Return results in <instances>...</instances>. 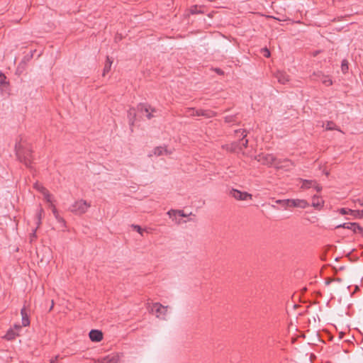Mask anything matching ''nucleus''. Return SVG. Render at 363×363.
Returning <instances> with one entry per match:
<instances>
[{"label": "nucleus", "instance_id": "obj_6", "mask_svg": "<svg viewBox=\"0 0 363 363\" xmlns=\"http://www.w3.org/2000/svg\"><path fill=\"white\" fill-rule=\"evenodd\" d=\"M229 194L238 201H247L248 199L252 200V195L246 192L241 191L235 189H232Z\"/></svg>", "mask_w": 363, "mask_h": 363}, {"label": "nucleus", "instance_id": "obj_13", "mask_svg": "<svg viewBox=\"0 0 363 363\" xmlns=\"http://www.w3.org/2000/svg\"><path fill=\"white\" fill-rule=\"evenodd\" d=\"M89 336L93 342H100L103 339V333L98 330H91L89 332Z\"/></svg>", "mask_w": 363, "mask_h": 363}, {"label": "nucleus", "instance_id": "obj_39", "mask_svg": "<svg viewBox=\"0 0 363 363\" xmlns=\"http://www.w3.org/2000/svg\"><path fill=\"white\" fill-rule=\"evenodd\" d=\"M276 203H279V204H282L283 206H286V199H285V200H277Z\"/></svg>", "mask_w": 363, "mask_h": 363}, {"label": "nucleus", "instance_id": "obj_25", "mask_svg": "<svg viewBox=\"0 0 363 363\" xmlns=\"http://www.w3.org/2000/svg\"><path fill=\"white\" fill-rule=\"evenodd\" d=\"M43 209L42 208H39L38 211H37V213H36V218H37V228H38L40 224H41V220H42V216H43Z\"/></svg>", "mask_w": 363, "mask_h": 363}, {"label": "nucleus", "instance_id": "obj_26", "mask_svg": "<svg viewBox=\"0 0 363 363\" xmlns=\"http://www.w3.org/2000/svg\"><path fill=\"white\" fill-rule=\"evenodd\" d=\"M128 117H129V122L130 125H133L134 123L135 118V109L130 108L128 111Z\"/></svg>", "mask_w": 363, "mask_h": 363}, {"label": "nucleus", "instance_id": "obj_3", "mask_svg": "<svg viewBox=\"0 0 363 363\" xmlns=\"http://www.w3.org/2000/svg\"><path fill=\"white\" fill-rule=\"evenodd\" d=\"M90 207V204L84 200H79L74 202L70 207L69 210L75 214H83Z\"/></svg>", "mask_w": 363, "mask_h": 363}, {"label": "nucleus", "instance_id": "obj_9", "mask_svg": "<svg viewBox=\"0 0 363 363\" xmlns=\"http://www.w3.org/2000/svg\"><path fill=\"white\" fill-rule=\"evenodd\" d=\"M301 182V189H309L314 188L317 191H320L322 190V186L318 184L315 180H308V179H300Z\"/></svg>", "mask_w": 363, "mask_h": 363}, {"label": "nucleus", "instance_id": "obj_21", "mask_svg": "<svg viewBox=\"0 0 363 363\" xmlns=\"http://www.w3.org/2000/svg\"><path fill=\"white\" fill-rule=\"evenodd\" d=\"M113 61L110 59L108 56L106 57V62L103 70V76H105L106 73H108L111 70V65Z\"/></svg>", "mask_w": 363, "mask_h": 363}, {"label": "nucleus", "instance_id": "obj_12", "mask_svg": "<svg viewBox=\"0 0 363 363\" xmlns=\"http://www.w3.org/2000/svg\"><path fill=\"white\" fill-rule=\"evenodd\" d=\"M138 109L141 112L144 111L146 113V116L148 119H151L153 117L152 113L155 111V108H152L151 106L143 104H139Z\"/></svg>", "mask_w": 363, "mask_h": 363}, {"label": "nucleus", "instance_id": "obj_41", "mask_svg": "<svg viewBox=\"0 0 363 363\" xmlns=\"http://www.w3.org/2000/svg\"><path fill=\"white\" fill-rule=\"evenodd\" d=\"M59 358V355L55 356L53 359L50 360V363H57V361Z\"/></svg>", "mask_w": 363, "mask_h": 363}, {"label": "nucleus", "instance_id": "obj_7", "mask_svg": "<svg viewBox=\"0 0 363 363\" xmlns=\"http://www.w3.org/2000/svg\"><path fill=\"white\" fill-rule=\"evenodd\" d=\"M294 166V163L288 159L277 160L276 161L274 167L278 169H284L285 171L290 170Z\"/></svg>", "mask_w": 363, "mask_h": 363}, {"label": "nucleus", "instance_id": "obj_15", "mask_svg": "<svg viewBox=\"0 0 363 363\" xmlns=\"http://www.w3.org/2000/svg\"><path fill=\"white\" fill-rule=\"evenodd\" d=\"M223 147H225L227 150L234 152H240L242 151V147L240 146L238 142H234L231 144L226 145L225 146H223Z\"/></svg>", "mask_w": 363, "mask_h": 363}, {"label": "nucleus", "instance_id": "obj_16", "mask_svg": "<svg viewBox=\"0 0 363 363\" xmlns=\"http://www.w3.org/2000/svg\"><path fill=\"white\" fill-rule=\"evenodd\" d=\"M324 201L318 196H313L312 198V206L320 209L323 206Z\"/></svg>", "mask_w": 363, "mask_h": 363}, {"label": "nucleus", "instance_id": "obj_27", "mask_svg": "<svg viewBox=\"0 0 363 363\" xmlns=\"http://www.w3.org/2000/svg\"><path fill=\"white\" fill-rule=\"evenodd\" d=\"M325 130H338L336 127V125L332 121H328L325 125Z\"/></svg>", "mask_w": 363, "mask_h": 363}, {"label": "nucleus", "instance_id": "obj_14", "mask_svg": "<svg viewBox=\"0 0 363 363\" xmlns=\"http://www.w3.org/2000/svg\"><path fill=\"white\" fill-rule=\"evenodd\" d=\"M275 77L277 79L278 82L282 84H284L289 81V75L283 72H277L275 74Z\"/></svg>", "mask_w": 363, "mask_h": 363}, {"label": "nucleus", "instance_id": "obj_2", "mask_svg": "<svg viewBox=\"0 0 363 363\" xmlns=\"http://www.w3.org/2000/svg\"><path fill=\"white\" fill-rule=\"evenodd\" d=\"M185 113L188 116H203L206 118H210L214 117L216 113V112L211 110H204V109H195L194 108H186Z\"/></svg>", "mask_w": 363, "mask_h": 363}, {"label": "nucleus", "instance_id": "obj_5", "mask_svg": "<svg viewBox=\"0 0 363 363\" xmlns=\"http://www.w3.org/2000/svg\"><path fill=\"white\" fill-rule=\"evenodd\" d=\"M150 311L152 313H155L157 318L165 319L167 306H164L160 303H155L152 305Z\"/></svg>", "mask_w": 363, "mask_h": 363}, {"label": "nucleus", "instance_id": "obj_18", "mask_svg": "<svg viewBox=\"0 0 363 363\" xmlns=\"http://www.w3.org/2000/svg\"><path fill=\"white\" fill-rule=\"evenodd\" d=\"M235 132H236V133H241V135H242V138L241 141L238 142V144H240V146L242 147V150L243 148L247 147V145H248V140L245 139V137L247 136L246 130H236Z\"/></svg>", "mask_w": 363, "mask_h": 363}, {"label": "nucleus", "instance_id": "obj_47", "mask_svg": "<svg viewBox=\"0 0 363 363\" xmlns=\"http://www.w3.org/2000/svg\"><path fill=\"white\" fill-rule=\"evenodd\" d=\"M180 223H181V222H180V220L177 221V224H179Z\"/></svg>", "mask_w": 363, "mask_h": 363}, {"label": "nucleus", "instance_id": "obj_19", "mask_svg": "<svg viewBox=\"0 0 363 363\" xmlns=\"http://www.w3.org/2000/svg\"><path fill=\"white\" fill-rule=\"evenodd\" d=\"M51 207L55 219L57 220L58 223H61L62 226H65V220H64V218L59 215L57 208L53 204H51Z\"/></svg>", "mask_w": 363, "mask_h": 363}, {"label": "nucleus", "instance_id": "obj_38", "mask_svg": "<svg viewBox=\"0 0 363 363\" xmlns=\"http://www.w3.org/2000/svg\"><path fill=\"white\" fill-rule=\"evenodd\" d=\"M354 203L360 206H363V199H355V200H354Z\"/></svg>", "mask_w": 363, "mask_h": 363}, {"label": "nucleus", "instance_id": "obj_35", "mask_svg": "<svg viewBox=\"0 0 363 363\" xmlns=\"http://www.w3.org/2000/svg\"><path fill=\"white\" fill-rule=\"evenodd\" d=\"M262 52L263 53L265 57H269L270 56V52L267 48H263L262 50Z\"/></svg>", "mask_w": 363, "mask_h": 363}, {"label": "nucleus", "instance_id": "obj_33", "mask_svg": "<svg viewBox=\"0 0 363 363\" xmlns=\"http://www.w3.org/2000/svg\"><path fill=\"white\" fill-rule=\"evenodd\" d=\"M201 13V10L198 8L197 6H194L191 9V14H196Z\"/></svg>", "mask_w": 363, "mask_h": 363}, {"label": "nucleus", "instance_id": "obj_24", "mask_svg": "<svg viewBox=\"0 0 363 363\" xmlns=\"http://www.w3.org/2000/svg\"><path fill=\"white\" fill-rule=\"evenodd\" d=\"M350 215L355 218H363V210H350Z\"/></svg>", "mask_w": 363, "mask_h": 363}, {"label": "nucleus", "instance_id": "obj_28", "mask_svg": "<svg viewBox=\"0 0 363 363\" xmlns=\"http://www.w3.org/2000/svg\"><path fill=\"white\" fill-rule=\"evenodd\" d=\"M33 187L36 190L40 191L41 194H43V192H45V190H46V189L42 184H39L38 182L34 184Z\"/></svg>", "mask_w": 363, "mask_h": 363}, {"label": "nucleus", "instance_id": "obj_42", "mask_svg": "<svg viewBox=\"0 0 363 363\" xmlns=\"http://www.w3.org/2000/svg\"><path fill=\"white\" fill-rule=\"evenodd\" d=\"M215 71L218 74H223V71L219 68H216L215 69Z\"/></svg>", "mask_w": 363, "mask_h": 363}, {"label": "nucleus", "instance_id": "obj_8", "mask_svg": "<svg viewBox=\"0 0 363 363\" xmlns=\"http://www.w3.org/2000/svg\"><path fill=\"white\" fill-rule=\"evenodd\" d=\"M308 206V203L304 199H286V206L288 207L306 208Z\"/></svg>", "mask_w": 363, "mask_h": 363}, {"label": "nucleus", "instance_id": "obj_45", "mask_svg": "<svg viewBox=\"0 0 363 363\" xmlns=\"http://www.w3.org/2000/svg\"><path fill=\"white\" fill-rule=\"evenodd\" d=\"M330 282H331V281H327L325 282V284H329Z\"/></svg>", "mask_w": 363, "mask_h": 363}, {"label": "nucleus", "instance_id": "obj_4", "mask_svg": "<svg viewBox=\"0 0 363 363\" xmlns=\"http://www.w3.org/2000/svg\"><path fill=\"white\" fill-rule=\"evenodd\" d=\"M256 159L261 164H262L264 165H267L269 167H271V166L274 167L276 161H277L276 157L272 154L261 153V154H259L256 157Z\"/></svg>", "mask_w": 363, "mask_h": 363}, {"label": "nucleus", "instance_id": "obj_43", "mask_svg": "<svg viewBox=\"0 0 363 363\" xmlns=\"http://www.w3.org/2000/svg\"><path fill=\"white\" fill-rule=\"evenodd\" d=\"M14 328L16 330H20L21 328V326L19 325H15Z\"/></svg>", "mask_w": 363, "mask_h": 363}, {"label": "nucleus", "instance_id": "obj_22", "mask_svg": "<svg viewBox=\"0 0 363 363\" xmlns=\"http://www.w3.org/2000/svg\"><path fill=\"white\" fill-rule=\"evenodd\" d=\"M18 335L13 329H10L7 331L6 334L4 335V338L7 340H12L15 339V337Z\"/></svg>", "mask_w": 363, "mask_h": 363}, {"label": "nucleus", "instance_id": "obj_37", "mask_svg": "<svg viewBox=\"0 0 363 363\" xmlns=\"http://www.w3.org/2000/svg\"><path fill=\"white\" fill-rule=\"evenodd\" d=\"M350 209H347V208H340V213L342 214V215H347V214H349L350 215Z\"/></svg>", "mask_w": 363, "mask_h": 363}, {"label": "nucleus", "instance_id": "obj_23", "mask_svg": "<svg viewBox=\"0 0 363 363\" xmlns=\"http://www.w3.org/2000/svg\"><path fill=\"white\" fill-rule=\"evenodd\" d=\"M164 154H167V150L163 147H157L153 150V155L155 156H160Z\"/></svg>", "mask_w": 363, "mask_h": 363}, {"label": "nucleus", "instance_id": "obj_40", "mask_svg": "<svg viewBox=\"0 0 363 363\" xmlns=\"http://www.w3.org/2000/svg\"><path fill=\"white\" fill-rule=\"evenodd\" d=\"M35 233H36V229H35V230H33V233H31V235H30V241H31V242L33 240V239H35V238H36V234H35Z\"/></svg>", "mask_w": 363, "mask_h": 363}, {"label": "nucleus", "instance_id": "obj_11", "mask_svg": "<svg viewBox=\"0 0 363 363\" xmlns=\"http://www.w3.org/2000/svg\"><path fill=\"white\" fill-rule=\"evenodd\" d=\"M119 356L118 354H111L101 359H98L96 363H118Z\"/></svg>", "mask_w": 363, "mask_h": 363}, {"label": "nucleus", "instance_id": "obj_17", "mask_svg": "<svg viewBox=\"0 0 363 363\" xmlns=\"http://www.w3.org/2000/svg\"><path fill=\"white\" fill-rule=\"evenodd\" d=\"M21 314L22 316V320H21L22 326H23V327L28 326L30 325V320H29L28 314L25 307H23L21 310Z\"/></svg>", "mask_w": 363, "mask_h": 363}, {"label": "nucleus", "instance_id": "obj_10", "mask_svg": "<svg viewBox=\"0 0 363 363\" xmlns=\"http://www.w3.org/2000/svg\"><path fill=\"white\" fill-rule=\"evenodd\" d=\"M337 228H343L352 230L354 233H362L363 228L357 223H344L336 226Z\"/></svg>", "mask_w": 363, "mask_h": 363}, {"label": "nucleus", "instance_id": "obj_46", "mask_svg": "<svg viewBox=\"0 0 363 363\" xmlns=\"http://www.w3.org/2000/svg\"><path fill=\"white\" fill-rule=\"evenodd\" d=\"M336 281H340V279L337 278V279H336Z\"/></svg>", "mask_w": 363, "mask_h": 363}, {"label": "nucleus", "instance_id": "obj_36", "mask_svg": "<svg viewBox=\"0 0 363 363\" xmlns=\"http://www.w3.org/2000/svg\"><path fill=\"white\" fill-rule=\"evenodd\" d=\"M5 79H6V76L4 74L1 73L0 74V85L6 84Z\"/></svg>", "mask_w": 363, "mask_h": 363}, {"label": "nucleus", "instance_id": "obj_1", "mask_svg": "<svg viewBox=\"0 0 363 363\" xmlns=\"http://www.w3.org/2000/svg\"><path fill=\"white\" fill-rule=\"evenodd\" d=\"M16 154L21 162L30 168L31 162L33 160V156L31 151L28 149H25L22 147L21 143H16L15 145Z\"/></svg>", "mask_w": 363, "mask_h": 363}, {"label": "nucleus", "instance_id": "obj_30", "mask_svg": "<svg viewBox=\"0 0 363 363\" xmlns=\"http://www.w3.org/2000/svg\"><path fill=\"white\" fill-rule=\"evenodd\" d=\"M341 69L343 73H346L348 70V62L346 60H343L341 64Z\"/></svg>", "mask_w": 363, "mask_h": 363}, {"label": "nucleus", "instance_id": "obj_29", "mask_svg": "<svg viewBox=\"0 0 363 363\" xmlns=\"http://www.w3.org/2000/svg\"><path fill=\"white\" fill-rule=\"evenodd\" d=\"M42 194L43 195L45 200L52 204V195L49 191L46 189L45 192H43Z\"/></svg>", "mask_w": 363, "mask_h": 363}, {"label": "nucleus", "instance_id": "obj_20", "mask_svg": "<svg viewBox=\"0 0 363 363\" xmlns=\"http://www.w3.org/2000/svg\"><path fill=\"white\" fill-rule=\"evenodd\" d=\"M167 214L169 216L170 218L176 217L177 215H179L182 217H186L187 215L184 213V211L182 210H170L167 212Z\"/></svg>", "mask_w": 363, "mask_h": 363}, {"label": "nucleus", "instance_id": "obj_44", "mask_svg": "<svg viewBox=\"0 0 363 363\" xmlns=\"http://www.w3.org/2000/svg\"><path fill=\"white\" fill-rule=\"evenodd\" d=\"M54 302L52 301V306H50V311H51L53 308Z\"/></svg>", "mask_w": 363, "mask_h": 363}, {"label": "nucleus", "instance_id": "obj_32", "mask_svg": "<svg viewBox=\"0 0 363 363\" xmlns=\"http://www.w3.org/2000/svg\"><path fill=\"white\" fill-rule=\"evenodd\" d=\"M132 228L143 235L144 230L138 225H132Z\"/></svg>", "mask_w": 363, "mask_h": 363}, {"label": "nucleus", "instance_id": "obj_31", "mask_svg": "<svg viewBox=\"0 0 363 363\" xmlns=\"http://www.w3.org/2000/svg\"><path fill=\"white\" fill-rule=\"evenodd\" d=\"M322 82L326 86H330L333 84L332 80L328 77H323L322 79Z\"/></svg>", "mask_w": 363, "mask_h": 363}, {"label": "nucleus", "instance_id": "obj_34", "mask_svg": "<svg viewBox=\"0 0 363 363\" xmlns=\"http://www.w3.org/2000/svg\"><path fill=\"white\" fill-rule=\"evenodd\" d=\"M235 121V116H228L225 117V121L226 123H231Z\"/></svg>", "mask_w": 363, "mask_h": 363}]
</instances>
